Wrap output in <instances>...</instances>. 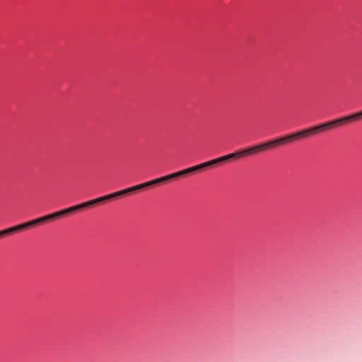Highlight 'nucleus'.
<instances>
[{"instance_id":"nucleus-1","label":"nucleus","mask_w":362,"mask_h":362,"mask_svg":"<svg viewBox=\"0 0 362 362\" xmlns=\"http://www.w3.org/2000/svg\"><path fill=\"white\" fill-rule=\"evenodd\" d=\"M358 119L356 113L350 115L349 116H346L344 117H341L339 119H337L335 120H332L324 124H321L320 125L304 129L303 131L275 139L272 140L268 142L262 143L257 146H254L252 147H250L248 148L232 153L228 155H226L224 156L218 158V163H223L224 161L228 160L231 158H235L240 156H244L247 155H250L252 153H258L262 151L267 150L269 148L275 147L279 145L284 144L287 142L292 141L295 139H300L309 135H312L314 134H316L320 131L326 130L329 128H331L335 125L341 124L345 122H351L354 119Z\"/></svg>"},{"instance_id":"nucleus-2","label":"nucleus","mask_w":362,"mask_h":362,"mask_svg":"<svg viewBox=\"0 0 362 362\" xmlns=\"http://www.w3.org/2000/svg\"><path fill=\"white\" fill-rule=\"evenodd\" d=\"M31 223H30V221H28V222H25V223H21V224H19V225H17V226H13V230H14V232H18L21 230H23V229H26L29 227H31Z\"/></svg>"},{"instance_id":"nucleus-3","label":"nucleus","mask_w":362,"mask_h":362,"mask_svg":"<svg viewBox=\"0 0 362 362\" xmlns=\"http://www.w3.org/2000/svg\"><path fill=\"white\" fill-rule=\"evenodd\" d=\"M148 187H150V185H149L148 182H144V183H141V184H139V185L131 187V189H132V191L133 192L137 191L139 189H144V188Z\"/></svg>"},{"instance_id":"nucleus-4","label":"nucleus","mask_w":362,"mask_h":362,"mask_svg":"<svg viewBox=\"0 0 362 362\" xmlns=\"http://www.w3.org/2000/svg\"><path fill=\"white\" fill-rule=\"evenodd\" d=\"M113 198H116L115 195V193H112V194H107V195H105L103 197H98V198H97V200H98V202L99 204V203L105 202V201L110 200V199H112Z\"/></svg>"},{"instance_id":"nucleus-5","label":"nucleus","mask_w":362,"mask_h":362,"mask_svg":"<svg viewBox=\"0 0 362 362\" xmlns=\"http://www.w3.org/2000/svg\"><path fill=\"white\" fill-rule=\"evenodd\" d=\"M130 192H132V191L131 187H129V188H127V189H122V190L114 192V193H115V197L117 198L122 195L127 194Z\"/></svg>"},{"instance_id":"nucleus-6","label":"nucleus","mask_w":362,"mask_h":362,"mask_svg":"<svg viewBox=\"0 0 362 362\" xmlns=\"http://www.w3.org/2000/svg\"><path fill=\"white\" fill-rule=\"evenodd\" d=\"M13 233H15L13 227H11V228H8L0 230V237L4 236V235H9V234H11Z\"/></svg>"},{"instance_id":"nucleus-7","label":"nucleus","mask_w":362,"mask_h":362,"mask_svg":"<svg viewBox=\"0 0 362 362\" xmlns=\"http://www.w3.org/2000/svg\"><path fill=\"white\" fill-rule=\"evenodd\" d=\"M50 214L52 216V219L56 218H59V217H60V216H62L63 215H65L64 209L61 210V211H57V212H54V213H52V214Z\"/></svg>"},{"instance_id":"nucleus-8","label":"nucleus","mask_w":362,"mask_h":362,"mask_svg":"<svg viewBox=\"0 0 362 362\" xmlns=\"http://www.w3.org/2000/svg\"><path fill=\"white\" fill-rule=\"evenodd\" d=\"M30 223H31V226H35V225H37V224L43 223L45 222H44V221L42 219V217H40V218H37L36 219L30 221Z\"/></svg>"},{"instance_id":"nucleus-9","label":"nucleus","mask_w":362,"mask_h":362,"mask_svg":"<svg viewBox=\"0 0 362 362\" xmlns=\"http://www.w3.org/2000/svg\"><path fill=\"white\" fill-rule=\"evenodd\" d=\"M205 163H206L205 165H206V168L212 167L216 164H219L217 158L205 162Z\"/></svg>"},{"instance_id":"nucleus-10","label":"nucleus","mask_w":362,"mask_h":362,"mask_svg":"<svg viewBox=\"0 0 362 362\" xmlns=\"http://www.w3.org/2000/svg\"><path fill=\"white\" fill-rule=\"evenodd\" d=\"M96 204H98L97 198L95 199H92V200L84 202L86 207L92 206Z\"/></svg>"},{"instance_id":"nucleus-11","label":"nucleus","mask_w":362,"mask_h":362,"mask_svg":"<svg viewBox=\"0 0 362 362\" xmlns=\"http://www.w3.org/2000/svg\"><path fill=\"white\" fill-rule=\"evenodd\" d=\"M162 182H162L161 177H159V178H157V179L148 181L150 187L153 186V185H157V184L162 183Z\"/></svg>"},{"instance_id":"nucleus-12","label":"nucleus","mask_w":362,"mask_h":362,"mask_svg":"<svg viewBox=\"0 0 362 362\" xmlns=\"http://www.w3.org/2000/svg\"><path fill=\"white\" fill-rule=\"evenodd\" d=\"M76 211H77V209H76L75 206H71L69 208L64 209L65 215L68 214L69 213H71V212H75Z\"/></svg>"},{"instance_id":"nucleus-13","label":"nucleus","mask_w":362,"mask_h":362,"mask_svg":"<svg viewBox=\"0 0 362 362\" xmlns=\"http://www.w3.org/2000/svg\"><path fill=\"white\" fill-rule=\"evenodd\" d=\"M206 165V163H203L199 164L197 165H195L197 170H199L206 168V165Z\"/></svg>"},{"instance_id":"nucleus-14","label":"nucleus","mask_w":362,"mask_h":362,"mask_svg":"<svg viewBox=\"0 0 362 362\" xmlns=\"http://www.w3.org/2000/svg\"><path fill=\"white\" fill-rule=\"evenodd\" d=\"M44 222L52 220L51 214L46 215L45 216H42Z\"/></svg>"},{"instance_id":"nucleus-15","label":"nucleus","mask_w":362,"mask_h":362,"mask_svg":"<svg viewBox=\"0 0 362 362\" xmlns=\"http://www.w3.org/2000/svg\"><path fill=\"white\" fill-rule=\"evenodd\" d=\"M44 222L52 220L51 214L46 215L45 216H42Z\"/></svg>"},{"instance_id":"nucleus-16","label":"nucleus","mask_w":362,"mask_h":362,"mask_svg":"<svg viewBox=\"0 0 362 362\" xmlns=\"http://www.w3.org/2000/svg\"><path fill=\"white\" fill-rule=\"evenodd\" d=\"M179 174L180 175V176H183V175H186L189 174L188 169L187 168V169L179 171Z\"/></svg>"},{"instance_id":"nucleus-17","label":"nucleus","mask_w":362,"mask_h":362,"mask_svg":"<svg viewBox=\"0 0 362 362\" xmlns=\"http://www.w3.org/2000/svg\"><path fill=\"white\" fill-rule=\"evenodd\" d=\"M161 180H162L163 182H165V181H168V180H172V178L170 177V174L168 175H165V176H163V177H161Z\"/></svg>"},{"instance_id":"nucleus-18","label":"nucleus","mask_w":362,"mask_h":362,"mask_svg":"<svg viewBox=\"0 0 362 362\" xmlns=\"http://www.w3.org/2000/svg\"><path fill=\"white\" fill-rule=\"evenodd\" d=\"M161 180H162L163 182H165V181H168V180H172V178L170 177V174L168 175H165V176H163V177H161Z\"/></svg>"},{"instance_id":"nucleus-19","label":"nucleus","mask_w":362,"mask_h":362,"mask_svg":"<svg viewBox=\"0 0 362 362\" xmlns=\"http://www.w3.org/2000/svg\"><path fill=\"white\" fill-rule=\"evenodd\" d=\"M75 206H76V209H77V211L86 208L84 202L77 204V205H75Z\"/></svg>"},{"instance_id":"nucleus-20","label":"nucleus","mask_w":362,"mask_h":362,"mask_svg":"<svg viewBox=\"0 0 362 362\" xmlns=\"http://www.w3.org/2000/svg\"><path fill=\"white\" fill-rule=\"evenodd\" d=\"M170 177L172 179H175V178H177V177H180V175L179 174V171L170 174Z\"/></svg>"},{"instance_id":"nucleus-21","label":"nucleus","mask_w":362,"mask_h":362,"mask_svg":"<svg viewBox=\"0 0 362 362\" xmlns=\"http://www.w3.org/2000/svg\"><path fill=\"white\" fill-rule=\"evenodd\" d=\"M187 169H188L189 173H194V172L197 171L195 166L189 168Z\"/></svg>"},{"instance_id":"nucleus-22","label":"nucleus","mask_w":362,"mask_h":362,"mask_svg":"<svg viewBox=\"0 0 362 362\" xmlns=\"http://www.w3.org/2000/svg\"><path fill=\"white\" fill-rule=\"evenodd\" d=\"M357 117L361 118L362 117V111L356 113Z\"/></svg>"}]
</instances>
